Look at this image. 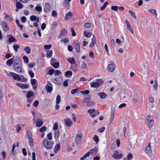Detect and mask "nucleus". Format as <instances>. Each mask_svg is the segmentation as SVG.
<instances>
[{"label": "nucleus", "instance_id": "12", "mask_svg": "<svg viewBox=\"0 0 160 160\" xmlns=\"http://www.w3.org/2000/svg\"><path fill=\"white\" fill-rule=\"evenodd\" d=\"M1 24L2 26L3 29L6 31H8L9 30L8 26L7 24L3 22H1Z\"/></svg>", "mask_w": 160, "mask_h": 160}, {"label": "nucleus", "instance_id": "56", "mask_svg": "<svg viewBox=\"0 0 160 160\" xmlns=\"http://www.w3.org/2000/svg\"><path fill=\"white\" fill-rule=\"evenodd\" d=\"M99 112L95 110V112L94 113L93 115H91V117L93 118L99 114Z\"/></svg>", "mask_w": 160, "mask_h": 160}, {"label": "nucleus", "instance_id": "63", "mask_svg": "<svg viewBox=\"0 0 160 160\" xmlns=\"http://www.w3.org/2000/svg\"><path fill=\"white\" fill-rule=\"evenodd\" d=\"M84 26L85 27L87 28H89L91 27V24L88 22H86L84 24Z\"/></svg>", "mask_w": 160, "mask_h": 160}, {"label": "nucleus", "instance_id": "61", "mask_svg": "<svg viewBox=\"0 0 160 160\" xmlns=\"http://www.w3.org/2000/svg\"><path fill=\"white\" fill-rule=\"evenodd\" d=\"M105 127H103L102 128H100L98 129V131L100 132H102L105 131Z\"/></svg>", "mask_w": 160, "mask_h": 160}, {"label": "nucleus", "instance_id": "19", "mask_svg": "<svg viewBox=\"0 0 160 160\" xmlns=\"http://www.w3.org/2000/svg\"><path fill=\"white\" fill-rule=\"evenodd\" d=\"M80 93V91L79 88L73 89L71 91V93L72 94H74L75 93L79 94Z\"/></svg>", "mask_w": 160, "mask_h": 160}, {"label": "nucleus", "instance_id": "46", "mask_svg": "<svg viewBox=\"0 0 160 160\" xmlns=\"http://www.w3.org/2000/svg\"><path fill=\"white\" fill-rule=\"evenodd\" d=\"M4 14L5 15V18L6 19L9 21H12V18H11V17H10L9 15H8V14H7V13H4Z\"/></svg>", "mask_w": 160, "mask_h": 160}, {"label": "nucleus", "instance_id": "27", "mask_svg": "<svg viewBox=\"0 0 160 160\" xmlns=\"http://www.w3.org/2000/svg\"><path fill=\"white\" fill-rule=\"evenodd\" d=\"M133 157V155L130 152L127 156L126 158H124L125 160H131Z\"/></svg>", "mask_w": 160, "mask_h": 160}, {"label": "nucleus", "instance_id": "4", "mask_svg": "<svg viewBox=\"0 0 160 160\" xmlns=\"http://www.w3.org/2000/svg\"><path fill=\"white\" fill-rule=\"evenodd\" d=\"M116 65L113 63L109 64L107 66V69L109 72H113L116 69Z\"/></svg>", "mask_w": 160, "mask_h": 160}, {"label": "nucleus", "instance_id": "39", "mask_svg": "<svg viewBox=\"0 0 160 160\" xmlns=\"http://www.w3.org/2000/svg\"><path fill=\"white\" fill-rule=\"evenodd\" d=\"M128 12L134 18L136 19L137 18L136 13L135 12L132 10L129 11Z\"/></svg>", "mask_w": 160, "mask_h": 160}, {"label": "nucleus", "instance_id": "32", "mask_svg": "<svg viewBox=\"0 0 160 160\" xmlns=\"http://www.w3.org/2000/svg\"><path fill=\"white\" fill-rule=\"evenodd\" d=\"M16 6L17 9L22 8L23 7L21 3L18 2H16Z\"/></svg>", "mask_w": 160, "mask_h": 160}, {"label": "nucleus", "instance_id": "31", "mask_svg": "<svg viewBox=\"0 0 160 160\" xmlns=\"http://www.w3.org/2000/svg\"><path fill=\"white\" fill-rule=\"evenodd\" d=\"M14 62V59L12 58L8 60L6 62L7 64L8 65H11Z\"/></svg>", "mask_w": 160, "mask_h": 160}, {"label": "nucleus", "instance_id": "51", "mask_svg": "<svg viewBox=\"0 0 160 160\" xmlns=\"http://www.w3.org/2000/svg\"><path fill=\"white\" fill-rule=\"evenodd\" d=\"M47 130V128L45 126H43L42 127L39 129V131L42 132H44L45 131Z\"/></svg>", "mask_w": 160, "mask_h": 160}, {"label": "nucleus", "instance_id": "3", "mask_svg": "<svg viewBox=\"0 0 160 160\" xmlns=\"http://www.w3.org/2000/svg\"><path fill=\"white\" fill-rule=\"evenodd\" d=\"M8 75L12 77L13 79L18 81H21V78L19 75L12 72H10L8 73Z\"/></svg>", "mask_w": 160, "mask_h": 160}, {"label": "nucleus", "instance_id": "54", "mask_svg": "<svg viewBox=\"0 0 160 160\" xmlns=\"http://www.w3.org/2000/svg\"><path fill=\"white\" fill-rule=\"evenodd\" d=\"M20 48V46L18 45H14L13 46V48L14 50L16 52L18 51V49Z\"/></svg>", "mask_w": 160, "mask_h": 160}, {"label": "nucleus", "instance_id": "38", "mask_svg": "<svg viewBox=\"0 0 160 160\" xmlns=\"http://www.w3.org/2000/svg\"><path fill=\"white\" fill-rule=\"evenodd\" d=\"M95 111V109H91L88 110V112L90 114L91 116V115H93Z\"/></svg>", "mask_w": 160, "mask_h": 160}, {"label": "nucleus", "instance_id": "28", "mask_svg": "<svg viewBox=\"0 0 160 160\" xmlns=\"http://www.w3.org/2000/svg\"><path fill=\"white\" fill-rule=\"evenodd\" d=\"M67 60L72 64H74L76 62L75 60L73 58H68L67 59Z\"/></svg>", "mask_w": 160, "mask_h": 160}, {"label": "nucleus", "instance_id": "25", "mask_svg": "<svg viewBox=\"0 0 160 160\" xmlns=\"http://www.w3.org/2000/svg\"><path fill=\"white\" fill-rule=\"evenodd\" d=\"M43 123V121L40 119H38L37 121L35 122L36 126L37 127H39L42 126V125Z\"/></svg>", "mask_w": 160, "mask_h": 160}, {"label": "nucleus", "instance_id": "22", "mask_svg": "<svg viewBox=\"0 0 160 160\" xmlns=\"http://www.w3.org/2000/svg\"><path fill=\"white\" fill-rule=\"evenodd\" d=\"M51 65L55 69L58 68L59 66V63L58 62H55L52 63H51Z\"/></svg>", "mask_w": 160, "mask_h": 160}, {"label": "nucleus", "instance_id": "16", "mask_svg": "<svg viewBox=\"0 0 160 160\" xmlns=\"http://www.w3.org/2000/svg\"><path fill=\"white\" fill-rule=\"evenodd\" d=\"M98 95L102 99H105L107 96V95L104 92H101L98 93Z\"/></svg>", "mask_w": 160, "mask_h": 160}, {"label": "nucleus", "instance_id": "50", "mask_svg": "<svg viewBox=\"0 0 160 160\" xmlns=\"http://www.w3.org/2000/svg\"><path fill=\"white\" fill-rule=\"evenodd\" d=\"M61 101V97L58 95L57 96L56 103L57 104H58Z\"/></svg>", "mask_w": 160, "mask_h": 160}, {"label": "nucleus", "instance_id": "36", "mask_svg": "<svg viewBox=\"0 0 160 160\" xmlns=\"http://www.w3.org/2000/svg\"><path fill=\"white\" fill-rule=\"evenodd\" d=\"M114 117V110L112 108L111 109V118L110 119V122H111L113 120Z\"/></svg>", "mask_w": 160, "mask_h": 160}, {"label": "nucleus", "instance_id": "57", "mask_svg": "<svg viewBox=\"0 0 160 160\" xmlns=\"http://www.w3.org/2000/svg\"><path fill=\"white\" fill-rule=\"evenodd\" d=\"M22 58L23 60L25 61V62L26 63H28V62L29 59L28 58L27 56H24Z\"/></svg>", "mask_w": 160, "mask_h": 160}, {"label": "nucleus", "instance_id": "13", "mask_svg": "<svg viewBox=\"0 0 160 160\" xmlns=\"http://www.w3.org/2000/svg\"><path fill=\"white\" fill-rule=\"evenodd\" d=\"M58 23L57 22H53L52 26V34H53L56 32V31L55 30L56 27Z\"/></svg>", "mask_w": 160, "mask_h": 160}, {"label": "nucleus", "instance_id": "26", "mask_svg": "<svg viewBox=\"0 0 160 160\" xmlns=\"http://www.w3.org/2000/svg\"><path fill=\"white\" fill-rule=\"evenodd\" d=\"M138 100V95L136 93H134L132 98V102L133 103H136Z\"/></svg>", "mask_w": 160, "mask_h": 160}, {"label": "nucleus", "instance_id": "47", "mask_svg": "<svg viewBox=\"0 0 160 160\" xmlns=\"http://www.w3.org/2000/svg\"><path fill=\"white\" fill-rule=\"evenodd\" d=\"M8 41L10 43L17 41L15 38L13 37H11L10 38H9L8 39Z\"/></svg>", "mask_w": 160, "mask_h": 160}, {"label": "nucleus", "instance_id": "20", "mask_svg": "<svg viewBox=\"0 0 160 160\" xmlns=\"http://www.w3.org/2000/svg\"><path fill=\"white\" fill-rule=\"evenodd\" d=\"M37 81V80L35 79H32L31 80V83L32 85L33 86V88L34 89H35L37 87V85L34 86L36 84Z\"/></svg>", "mask_w": 160, "mask_h": 160}, {"label": "nucleus", "instance_id": "10", "mask_svg": "<svg viewBox=\"0 0 160 160\" xmlns=\"http://www.w3.org/2000/svg\"><path fill=\"white\" fill-rule=\"evenodd\" d=\"M145 152L147 154H150L152 153V150L151 148L150 142L148 143V145L146 146Z\"/></svg>", "mask_w": 160, "mask_h": 160}, {"label": "nucleus", "instance_id": "33", "mask_svg": "<svg viewBox=\"0 0 160 160\" xmlns=\"http://www.w3.org/2000/svg\"><path fill=\"white\" fill-rule=\"evenodd\" d=\"M83 35L87 38H89L91 36L92 33L86 31H84L83 32Z\"/></svg>", "mask_w": 160, "mask_h": 160}, {"label": "nucleus", "instance_id": "43", "mask_svg": "<svg viewBox=\"0 0 160 160\" xmlns=\"http://www.w3.org/2000/svg\"><path fill=\"white\" fill-rule=\"evenodd\" d=\"M69 39L68 38H62L60 41L61 42H63L64 43H67L69 42Z\"/></svg>", "mask_w": 160, "mask_h": 160}, {"label": "nucleus", "instance_id": "52", "mask_svg": "<svg viewBox=\"0 0 160 160\" xmlns=\"http://www.w3.org/2000/svg\"><path fill=\"white\" fill-rule=\"evenodd\" d=\"M95 104V103L92 101H90L88 102L87 104V106H91L94 105Z\"/></svg>", "mask_w": 160, "mask_h": 160}, {"label": "nucleus", "instance_id": "14", "mask_svg": "<svg viewBox=\"0 0 160 160\" xmlns=\"http://www.w3.org/2000/svg\"><path fill=\"white\" fill-rule=\"evenodd\" d=\"M72 14L71 12H69L68 13H66L64 18V19L66 20H68L70 19L72 16Z\"/></svg>", "mask_w": 160, "mask_h": 160}, {"label": "nucleus", "instance_id": "6", "mask_svg": "<svg viewBox=\"0 0 160 160\" xmlns=\"http://www.w3.org/2000/svg\"><path fill=\"white\" fill-rule=\"evenodd\" d=\"M74 48L75 49L77 52H79L80 51L79 42H77L76 41L74 42Z\"/></svg>", "mask_w": 160, "mask_h": 160}, {"label": "nucleus", "instance_id": "42", "mask_svg": "<svg viewBox=\"0 0 160 160\" xmlns=\"http://www.w3.org/2000/svg\"><path fill=\"white\" fill-rule=\"evenodd\" d=\"M87 66V64L85 62H83L81 63V65L80 66V67L81 68L83 69L86 68Z\"/></svg>", "mask_w": 160, "mask_h": 160}, {"label": "nucleus", "instance_id": "55", "mask_svg": "<svg viewBox=\"0 0 160 160\" xmlns=\"http://www.w3.org/2000/svg\"><path fill=\"white\" fill-rule=\"evenodd\" d=\"M145 118L148 121V122L150 121V120H152V119H153V118L150 115H148L145 117Z\"/></svg>", "mask_w": 160, "mask_h": 160}, {"label": "nucleus", "instance_id": "9", "mask_svg": "<svg viewBox=\"0 0 160 160\" xmlns=\"http://www.w3.org/2000/svg\"><path fill=\"white\" fill-rule=\"evenodd\" d=\"M82 137V133H79L77 134L75 139V142L77 144H78V141L81 140Z\"/></svg>", "mask_w": 160, "mask_h": 160}, {"label": "nucleus", "instance_id": "58", "mask_svg": "<svg viewBox=\"0 0 160 160\" xmlns=\"http://www.w3.org/2000/svg\"><path fill=\"white\" fill-rule=\"evenodd\" d=\"M90 91L88 90H86L84 91H80V93L83 94H88L89 93Z\"/></svg>", "mask_w": 160, "mask_h": 160}, {"label": "nucleus", "instance_id": "11", "mask_svg": "<svg viewBox=\"0 0 160 160\" xmlns=\"http://www.w3.org/2000/svg\"><path fill=\"white\" fill-rule=\"evenodd\" d=\"M64 122L67 127L71 126L72 124V122L69 119H66L64 120Z\"/></svg>", "mask_w": 160, "mask_h": 160}, {"label": "nucleus", "instance_id": "2", "mask_svg": "<svg viewBox=\"0 0 160 160\" xmlns=\"http://www.w3.org/2000/svg\"><path fill=\"white\" fill-rule=\"evenodd\" d=\"M50 133H49L47 135V138H45L43 140V143L45 147L48 149L50 148Z\"/></svg>", "mask_w": 160, "mask_h": 160}, {"label": "nucleus", "instance_id": "62", "mask_svg": "<svg viewBox=\"0 0 160 160\" xmlns=\"http://www.w3.org/2000/svg\"><path fill=\"white\" fill-rule=\"evenodd\" d=\"M71 31L72 32V36H75L76 35V33L75 32L74 29L73 28H71Z\"/></svg>", "mask_w": 160, "mask_h": 160}, {"label": "nucleus", "instance_id": "21", "mask_svg": "<svg viewBox=\"0 0 160 160\" xmlns=\"http://www.w3.org/2000/svg\"><path fill=\"white\" fill-rule=\"evenodd\" d=\"M154 122V121L153 119H152V120H150V121L148 122L147 124L148 125V128H151L153 125Z\"/></svg>", "mask_w": 160, "mask_h": 160}, {"label": "nucleus", "instance_id": "59", "mask_svg": "<svg viewBox=\"0 0 160 160\" xmlns=\"http://www.w3.org/2000/svg\"><path fill=\"white\" fill-rule=\"evenodd\" d=\"M111 8L112 10L117 11L118 10V7L117 6H112Z\"/></svg>", "mask_w": 160, "mask_h": 160}, {"label": "nucleus", "instance_id": "40", "mask_svg": "<svg viewBox=\"0 0 160 160\" xmlns=\"http://www.w3.org/2000/svg\"><path fill=\"white\" fill-rule=\"evenodd\" d=\"M99 138L97 135H95L93 138V140L95 142L96 144H98L99 142Z\"/></svg>", "mask_w": 160, "mask_h": 160}, {"label": "nucleus", "instance_id": "8", "mask_svg": "<svg viewBox=\"0 0 160 160\" xmlns=\"http://www.w3.org/2000/svg\"><path fill=\"white\" fill-rule=\"evenodd\" d=\"M16 84L22 89H26L28 88L29 85L26 84H22L20 83H17Z\"/></svg>", "mask_w": 160, "mask_h": 160}, {"label": "nucleus", "instance_id": "49", "mask_svg": "<svg viewBox=\"0 0 160 160\" xmlns=\"http://www.w3.org/2000/svg\"><path fill=\"white\" fill-rule=\"evenodd\" d=\"M96 81L97 82L99 83V84H100V86L103 84L104 81L101 78L97 79H96Z\"/></svg>", "mask_w": 160, "mask_h": 160}, {"label": "nucleus", "instance_id": "18", "mask_svg": "<svg viewBox=\"0 0 160 160\" xmlns=\"http://www.w3.org/2000/svg\"><path fill=\"white\" fill-rule=\"evenodd\" d=\"M60 149V144H58L54 147V152L56 153L58 152Z\"/></svg>", "mask_w": 160, "mask_h": 160}, {"label": "nucleus", "instance_id": "37", "mask_svg": "<svg viewBox=\"0 0 160 160\" xmlns=\"http://www.w3.org/2000/svg\"><path fill=\"white\" fill-rule=\"evenodd\" d=\"M58 128V122H56L54 124L53 128L52 130L54 131H57Z\"/></svg>", "mask_w": 160, "mask_h": 160}, {"label": "nucleus", "instance_id": "35", "mask_svg": "<svg viewBox=\"0 0 160 160\" xmlns=\"http://www.w3.org/2000/svg\"><path fill=\"white\" fill-rule=\"evenodd\" d=\"M55 138L58 139L59 138L60 135V132L59 130L58 131H54Z\"/></svg>", "mask_w": 160, "mask_h": 160}, {"label": "nucleus", "instance_id": "17", "mask_svg": "<svg viewBox=\"0 0 160 160\" xmlns=\"http://www.w3.org/2000/svg\"><path fill=\"white\" fill-rule=\"evenodd\" d=\"M30 19L31 21H36L38 22L39 21V18L34 15H32L30 17Z\"/></svg>", "mask_w": 160, "mask_h": 160}, {"label": "nucleus", "instance_id": "48", "mask_svg": "<svg viewBox=\"0 0 160 160\" xmlns=\"http://www.w3.org/2000/svg\"><path fill=\"white\" fill-rule=\"evenodd\" d=\"M127 29L133 34H134L133 30L131 25L127 27Z\"/></svg>", "mask_w": 160, "mask_h": 160}, {"label": "nucleus", "instance_id": "5", "mask_svg": "<svg viewBox=\"0 0 160 160\" xmlns=\"http://www.w3.org/2000/svg\"><path fill=\"white\" fill-rule=\"evenodd\" d=\"M122 154H118V151L117 150L114 152V153L112 156V157L116 159H119L122 157Z\"/></svg>", "mask_w": 160, "mask_h": 160}, {"label": "nucleus", "instance_id": "41", "mask_svg": "<svg viewBox=\"0 0 160 160\" xmlns=\"http://www.w3.org/2000/svg\"><path fill=\"white\" fill-rule=\"evenodd\" d=\"M24 50L26 51V52L28 54H29L31 52V49L30 48L27 46L24 48Z\"/></svg>", "mask_w": 160, "mask_h": 160}, {"label": "nucleus", "instance_id": "53", "mask_svg": "<svg viewBox=\"0 0 160 160\" xmlns=\"http://www.w3.org/2000/svg\"><path fill=\"white\" fill-rule=\"evenodd\" d=\"M108 4V2H106L103 5L102 7L100 8V10H103L106 7L107 5Z\"/></svg>", "mask_w": 160, "mask_h": 160}, {"label": "nucleus", "instance_id": "44", "mask_svg": "<svg viewBox=\"0 0 160 160\" xmlns=\"http://www.w3.org/2000/svg\"><path fill=\"white\" fill-rule=\"evenodd\" d=\"M58 78H52V81L55 84L57 85H59L60 84V82L58 81Z\"/></svg>", "mask_w": 160, "mask_h": 160}, {"label": "nucleus", "instance_id": "45", "mask_svg": "<svg viewBox=\"0 0 160 160\" xmlns=\"http://www.w3.org/2000/svg\"><path fill=\"white\" fill-rule=\"evenodd\" d=\"M35 10L38 12H41L42 10V7L40 5H37V6L35 8Z\"/></svg>", "mask_w": 160, "mask_h": 160}, {"label": "nucleus", "instance_id": "23", "mask_svg": "<svg viewBox=\"0 0 160 160\" xmlns=\"http://www.w3.org/2000/svg\"><path fill=\"white\" fill-rule=\"evenodd\" d=\"M50 8V5L48 3H46L45 4L44 11L46 12H49Z\"/></svg>", "mask_w": 160, "mask_h": 160}, {"label": "nucleus", "instance_id": "1", "mask_svg": "<svg viewBox=\"0 0 160 160\" xmlns=\"http://www.w3.org/2000/svg\"><path fill=\"white\" fill-rule=\"evenodd\" d=\"M22 62L21 59L18 57H16L14 63V68L17 72L20 73L23 72L22 69V65L21 64Z\"/></svg>", "mask_w": 160, "mask_h": 160}, {"label": "nucleus", "instance_id": "15", "mask_svg": "<svg viewBox=\"0 0 160 160\" xmlns=\"http://www.w3.org/2000/svg\"><path fill=\"white\" fill-rule=\"evenodd\" d=\"M90 86L92 88H98L100 86V84L97 82H92L90 83Z\"/></svg>", "mask_w": 160, "mask_h": 160}, {"label": "nucleus", "instance_id": "60", "mask_svg": "<svg viewBox=\"0 0 160 160\" xmlns=\"http://www.w3.org/2000/svg\"><path fill=\"white\" fill-rule=\"evenodd\" d=\"M57 12L55 10H53L52 13V15L54 17H56L57 16Z\"/></svg>", "mask_w": 160, "mask_h": 160}, {"label": "nucleus", "instance_id": "64", "mask_svg": "<svg viewBox=\"0 0 160 160\" xmlns=\"http://www.w3.org/2000/svg\"><path fill=\"white\" fill-rule=\"evenodd\" d=\"M44 47L46 50V51H48V50L50 48V45H45L44 46Z\"/></svg>", "mask_w": 160, "mask_h": 160}, {"label": "nucleus", "instance_id": "34", "mask_svg": "<svg viewBox=\"0 0 160 160\" xmlns=\"http://www.w3.org/2000/svg\"><path fill=\"white\" fill-rule=\"evenodd\" d=\"M33 95V93L32 91H29L26 94V96L28 98H29L31 97Z\"/></svg>", "mask_w": 160, "mask_h": 160}, {"label": "nucleus", "instance_id": "7", "mask_svg": "<svg viewBox=\"0 0 160 160\" xmlns=\"http://www.w3.org/2000/svg\"><path fill=\"white\" fill-rule=\"evenodd\" d=\"M67 32L66 29H62L61 32L60 33L58 37V39H59L62 38L65 36L67 34Z\"/></svg>", "mask_w": 160, "mask_h": 160}, {"label": "nucleus", "instance_id": "24", "mask_svg": "<svg viewBox=\"0 0 160 160\" xmlns=\"http://www.w3.org/2000/svg\"><path fill=\"white\" fill-rule=\"evenodd\" d=\"M72 73L71 71H68L65 73V75L66 77L68 78H71L72 75Z\"/></svg>", "mask_w": 160, "mask_h": 160}, {"label": "nucleus", "instance_id": "29", "mask_svg": "<svg viewBox=\"0 0 160 160\" xmlns=\"http://www.w3.org/2000/svg\"><path fill=\"white\" fill-rule=\"evenodd\" d=\"M148 11L150 12L151 13L154 15L155 16V17H157V13L155 9L150 8L148 10Z\"/></svg>", "mask_w": 160, "mask_h": 160}, {"label": "nucleus", "instance_id": "30", "mask_svg": "<svg viewBox=\"0 0 160 160\" xmlns=\"http://www.w3.org/2000/svg\"><path fill=\"white\" fill-rule=\"evenodd\" d=\"M98 151V148H95L93 149L90 150L89 152L90 154H93L96 153Z\"/></svg>", "mask_w": 160, "mask_h": 160}]
</instances>
